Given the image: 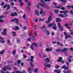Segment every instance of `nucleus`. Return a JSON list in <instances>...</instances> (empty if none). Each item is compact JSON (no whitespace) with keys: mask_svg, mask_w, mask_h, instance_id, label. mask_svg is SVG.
<instances>
[{"mask_svg":"<svg viewBox=\"0 0 73 73\" xmlns=\"http://www.w3.org/2000/svg\"><path fill=\"white\" fill-rule=\"evenodd\" d=\"M31 59V62H29L32 68H33V66H34L35 65L32 62H33V61H34V60H33V58H35V57H34V56H31L30 57Z\"/></svg>","mask_w":73,"mask_h":73,"instance_id":"nucleus-1","label":"nucleus"},{"mask_svg":"<svg viewBox=\"0 0 73 73\" xmlns=\"http://www.w3.org/2000/svg\"><path fill=\"white\" fill-rule=\"evenodd\" d=\"M32 44L31 46V48L32 50H34V48H33V45H34L35 47H37L38 46V45H37V44L35 42H33L32 43Z\"/></svg>","mask_w":73,"mask_h":73,"instance_id":"nucleus-2","label":"nucleus"},{"mask_svg":"<svg viewBox=\"0 0 73 73\" xmlns=\"http://www.w3.org/2000/svg\"><path fill=\"white\" fill-rule=\"evenodd\" d=\"M11 68L9 66H5L2 69L3 70V71H7V69L9 70H11Z\"/></svg>","mask_w":73,"mask_h":73,"instance_id":"nucleus-3","label":"nucleus"},{"mask_svg":"<svg viewBox=\"0 0 73 73\" xmlns=\"http://www.w3.org/2000/svg\"><path fill=\"white\" fill-rule=\"evenodd\" d=\"M58 25L59 28H60V31H64V27L61 26L60 23H58Z\"/></svg>","mask_w":73,"mask_h":73,"instance_id":"nucleus-4","label":"nucleus"},{"mask_svg":"<svg viewBox=\"0 0 73 73\" xmlns=\"http://www.w3.org/2000/svg\"><path fill=\"white\" fill-rule=\"evenodd\" d=\"M52 19V17L51 15L49 16L48 17V20H46L45 21V23L46 24H48L50 22V21H51V19Z\"/></svg>","mask_w":73,"mask_h":73,"instance_id":"nucleus-5","label":"nucleus"},{"mask_svg":"<svg viewBox=\"0 0 73 73\" xmlns=\"http://www.w3.org/2000/svg\"><path fill=\"white\" fill-rule=\"evenodd\" d=\"M39 13L40 15L43 14V15L44 16H45V14H46V12L44 11L42 9H41V10L40 11Z\"/></svg>","mask_w":73,"mask_h":73,"instance_id":"nucleus-6","label":"nucleus"},{"mask_svg":"<svg viewBox=\"0 0 73 73\" xmlns=\"http://www.w3.org/2000/svg\"><path fill=\"white\" fill-rule=\"evenodd\" d=\"M7 34V30L6 29H3V32H2V35L3 36H6Z\"/></svg>","mask_w":73,"mask_h":73,"instance_id":"nucleus-7","label":"nucleus"},{"mask_svg":"<svg viewBox=\"0 0 73 73\" xmlns=\"http://www.w3.org/2000/svg\"><path fill=\"white\" fill-rule=\"evenodd\" d=\"M56 21L57 23H60L62 21V19L61 18H57L56 19Z\"/></svg>","mask_w":73,"mask_h":73,"instance_id":"nucleus-8","label":"nucleus"},{"mask_svg":"<svg viewBox=\"0 0 73 73\" xmlns=\"http://www.w3.org/2000/svg\"><path fill=\"white\" fill-rule=\"evenodd\" d=\"M62 69H64L65 70H68L69 69V67H66L65 65H63L62 67Z\"/></svg>","mask_w":73,"mask_h":73,"instance_id":"nucleus-9","label":"nucleus"},{"mask_svg":"<svg viewBox=\"0 0 73 73\" xmlns=\"http://www.w3.org/2000/svg\"><path fill=\"white\" fill-rule=\"evenodd\" d=\"M53 4H54V5H55V7L56 8H61L60 7H62V6L61 5H60L59 6L60 7L57 6V4H56L55 3H53Z\"/></svg>","mask_w":73,"mask_h":73,"instance_id":"nucleus-10","label":"nucleus"},{"mask_svg":"<svg viewBox=\"0 0 73 73\" xmlns=\"http://www.w3.org/2000/svg\"><path fill=\"white\" fill-rule=\"evenodd\" d=\"M19 27L17 26H16L15 28H13V30H15V31L19 30Z\"/></svg>","mask_w":73,"mask_h":73,"instance_id":"nucleus-11","label":"nucleus"},{"mask_svg":"<svg viewBox=\"0 0 73 73\" xmlns=\"http://www.w3.org/2000/svg\"><path fill=\"white\" fill-rule=\"evenodd\" d=\"M68 49L66 48H64V49H62L60 51L61 52H63L64 51H68Z\"/></svg>","mask_w":73,"mask_h":73,"instance_id":"nucleus-12","label":"nucleus"},{"mask_svg":"<svg viewBox=\"0 0 73 73\" xmlns=\"http://www.w3.org/2000/svg\"><path fill=\"white\" fill-rule=\"evenodd\" d=\"M63 72L64 73H70L71 71L70 70H68L66 71L65 70H64L63 71Z\"/></svg>","mask_w":73,"mask_h":73,"instance_id":"nucleus-13","label":"nucleus"},{"mask_svg":"<svg viewBox=\"0 0 73 73\" xmlns=\"http://www.w3.org/2000/svg\"><path fill=\"white\" fill-rule=\"evenodd\" d=\"M64 35L65 36V39H68V34L66 32H64Z\"/></svg>","mask_w":73,"mask_h":73,"instance_id":"nucleus-14","label":"nucleus"},{"mask_svg":"<svg viewBox=\"0 0 73 73\" xmlns=\"http://www.w3.org/2000/svg\"><path fill=\"white\" fill-rule=\"evenodd\" d=\"M18 20H19L18 18H15L14 19H12L10 22H13V21H18Z\"/></svg>","mask_w":73,"mask_h":73,"instance_id":"nucleus-15","label":"nucleus"},{"mask_svg":"<svg viewBox=\"0 0 73 73\" xmlns=\"http://www.w3.org/2000/svg\"><path fill=\"white\" fill-rule=\"evenodd\" d=\"M44 61L47 62H50V60L49 59L46 58L44 59Z\"/></svg>","mask_w":73,"mask_h":73,"instance_id":"nucleus-16","label":"nucleus"},{"mask_svg":"<svg viewBox=\"0 0 73 73\" xmlns=\"http://www.w3.org/2000/svg\"><path fill=\"white\" fill-rule=\"evenodd\" d=\"M58 15L59 17H60L62 18L64 17V15L61 13H59Z\"/></svg>","mask_w":73,"mask_h":73,"instance_id":"nucleus-17","label":"nucleus"},{"mask_svg":"<svg viewBox=\"0 0 73 73\" xmlns=\"http://www.w3.org/2000/svg\"><path fill=\"white\" fill-rule=\"evenodd\" d=\"M19 2H20V5L21 6H23L24 5V3L23 2L21 1V0H19Z\"/></svg>","mask_w":73,"mask_h":73,"instance_id":"nucleus-18","label":"nucleus"},{"mask_svg":"<svg viewBox=\"0 0 73 73\" xmlns=\"http://www.w3.org/2000/svg\"><path fill=\"white\" fill-rule=\"evenodd\" d=\"M46 52H49V51H52V48H47L46 49Z\"/></svg>","mask_w":73,"mask_h":73,"instance_id":"nucleus-19","label":"nucleus"},{"mask_svg":"<svg viewBox=\"0 0 73 73\" xmlns=\"http://www.w3.org/2000/svg\"><path fill=\"white\" fill-rule=\"evenodd\" d=\"M69 12V11H63V13L64 14V15H66Z\"/></svg>","mask_w":73,"mask_h":73,"instance_id":"nucleus-20","label":"nucleus"},{"mask_svg":"<svg viewBox=\"0 0 73 73\" xmlns=\"http://www.w3.org/2000/svg\"><path fill=\"white\" fill-rule=\"evenodd\" d=\"M62 57H60L58 58V62H60L62 60Z\"/></svg>","mask_w":73,"mask_h":73,"instance_id":"nucleus-21","label":"nucleus"},{"mask_svg":"<svg viewBox=\"0 0 73 73\" xmlns=\"http://www.w3.org/2000/svg\"><path fill=\"white\" fill-rule=\"evenodd\" d=\"M36 14L37 16H39V13H38V10L36 9L35 10Z\"/></svg>","mask_w":73,"mask_h":73,"instance_id":"nucleus-22","label":"nucleus"},{"mask_svg":"<svg viewBox=\"0 0 73 73\" xmlns=\"http://www.w3.org/2000/svg\"><path fill=\"white\" fill-rule=\"evenodd\" d=\"M54 12L55 14H57V13L59 12V10H54Z\"/></svg>","mask_w":73,"mask_h":73,"instance_id":"nucleus-23","label":"nucleus"},{"mask_svg":"<svg viewBox=\"0 0 73 73\" xmlns=\"http://www.w3.org/2000/svg\"><path fill=\"white\" fill-rule=\"evenodd\" d=\"M38 68H36L35 69V70L34 71V72L36 73V72L37 73H38Z\"/></svg>","mask_w":73,"mask_h":73,"instance_id":"nucleus-24","label":"nucleus"},{"mask_svg":"<svg viewBox=\"0 0 73 73\" xmlns=\"http://www.w3.org/2000/svg\"><path fill=\"white\" fill-rule=\"evenodd\" d=\"M46 33H47V35L48 36L49 35V34H50V32H49V30H46Z\"/></svg>","mask_w":73,"mask_h":73,"instance_id":"nucleus-25","label":"nucleus"},{"mask_svg":"<svg viewBox=\"0 0 73 73\" xmlns=\"http://www.w3.org/2000/svg\"><path fill=\"white\" fill-rule=\"evenodd\" d=\"M15 61H16V59L18 57H19V55H17L15 56Z\"/></svg>","mask_w":73,"mask_h":73,"instance_id":"nucleus-26","label":"nucleus"},{"mask_svg":"<svg viewBox=\"0 0 73 73\" xmlns=\"http://www.w3.org/2000/svg\"><path fill=\"white\" fill-rule=\"evenodd\" d=\"M9 8H10V5H8L6 8V11H8L9 9Z\"/></svg>","mask_w":73,"mask_h":73,"instance_id":"nucleus-27","label":"nucleus"},{"mask_svg":"<svg viewBox=\"0 0 73 73\" xmlns=\"http://www.w3.org/2000/svg\"><path fill=\"white\" fill-rule=\"evenodd\" d=\"M61 50V49L60 48V49H56V52H59L60 50Z\"/></svg>","mask_w":73,"mask_h":73,"instance_id":"nucleus-28","label":"nucleus"},{"mask_svg":"<svg viewBox=\"0 0 73 73\" xmlns=\"http://www.w3.org/2000/svg\"><path fill=\"white\" fill-rule=\"evenodd\" d=\"M31 39L33 41H35V37L34 36H32Z\"/></svg>","mask_w":73,"mask_h":73,"instance_id":"nucleus-29","label":"nucleus"},{"mask_svg":"<svg viewBox=\"0 0 73 73\" xmlns=\"http://www.w3.org/2000/svg\"><path fill=\"white\" fill-rule=\"evenodd\" d=\"M9 14V11H7L6 12H5V13H4V15H8Z\"/></svg>","mask_w":73,"mask_h":73,"instance_id":"nucleus-30","label":"nucleus"},{"mask_svg":"<svg viewBox=\"0 0 73 73\" xmlns=\"http://www.w3.org/2000/svg\"><path fill=\"white\" fill-rule=\"evenodd\" d=\"M69 12L71 14V15H73V11L72 10L70 11Z\"/></svg>","mask_w":73,"mask_h":73,"instance_id":"nucleus-31","label":"nucleus"},{"mask_svg":"<svg viewBox=\"0 0 73 73\" xmlns=\"http://www.w3.org/2000/svg\"><path fill=\"white\" fill-rule=\"evenodd\" d=\"M45 25H43L42 27H40V29H44V28H45Z\"/></svg>","mask_w":73,"mask_h":73,"instance_id":"nucleus-32","label":"nucleus"},{"mask_svg":"<svg viewBox=\"0 0 73 73\" xmlns=\"http://www.w3.org/2000/svg\"><path fill=\"white\" fill-rule=\"evenodd\" d=\"M39 4H40V5L41 6V7H45V6H44V5L42 4H41L40 3H39Z\"/></svg>","mask_w":73,"mask_h":73,"instance_id":"nucleus-33","label":"nucleus"},{"mask_svg":"<svg viewBox=\"0 0 73 73\" xmlns=\"http://www.w3.org/2000/svg\"><path fill=\"white\" fill-rule=\"evenodd\" d=\"M59 1H61V2H62V3H66V0H60Z\"/></svg>","mask_w":73,"mask_h":73,"instance_id":"nucleus-34","label":"nucleus"},{"mask_svg":"<svg viewBox=\"0 0 73 73\" xmlns=\"http://www.w3.org/2000/svg\"><path fill=\"white\" fill-rule=\"evenodd\" d=\"M12 34H13V36H15L16 34V33L15 32H13L12 33Z\"/></svg>","mask_w":73,"mask_h":73,"instance_id":"nucleus-35","label":"nucleus"},{"mask_svg":"<svg viewBox=\"0 0 73 73\" xmlns=\"http://www.w3.org/2000/svg\"><path fill=\"white\" fill-rule=\"evenodd\" d=\"M16 50H13V55H15V54H16Z\"/></svg>","mask_w":73,"mask_h":73,"instance_id":"nucleus-36","label":"nucleus"},{"mask_svg":"<svg viewBox=\"0 0 73 73\" xmlns=\"http://www.w3.org/2000/svg\"><path fill=\"white\" fill-rule=\"evenodd\" d=\"M4 53V51L3 50L1 52H0V54H3Z\"/></svg>","mask_w":73,"mask_h":73,"instance_id":"nucleus-37","label":"nucleus"},{"mask_svg":"<svg viewBox=\"0 0 73 73\" xmlns=\"http://www.w3.org/2000/svg\"><path fill=\"white\" fill-rule=\"evenodd\" d=\"M31 1H30L28 3L27 5L29 7H31Z\"/></svg>","mask_w":73,"mask_h":73,"instance_id":"nucleus-38","label":"nucleus"},{"mask_svg":"<svg viewBox=\"0 0 73 73\" xmlns=\"http://www.w3.org/2000/svg\"><path fill=\"white\" fill-rule=\"evenodd\" d=\"M20 73H26V71L25 70H23L22 72H20Z\"/></svg>","mask_w":73,"mask_h":73,"instance_id":"nucleus-39","label":"nucleus"},{"mask_svg":"<svg viewBox=\"0 0 73 73\" xmlns=\"http://www.w3.org/2000/svg\"><path fill=\"white\" fill-rule=\"evenodd\" d=\"M31 67H30L28 69V72H31Z\"/></svg>","mask_w":73,"mask_h":73,"instance_id":"nucleus-40","label":"nucleus"},{"mask_svg":"<svg viewBox=\"0 0 73 73\" xmlns=\"http://www.w3.org/2000/svg\"><path fill=\"white\" fill-rule=\"evenodd\" d=\"M27 9V10H28V11L29 12V11H30V7H26Z\"/></svg>","mask_w":73,"mask_h":73,"instance_id":"nucleus-41","label":"nucleus"},{"mask_svg":"<svg viewBox=\"0 0 73 73\" xmlns=\"http://www.w3.org/2000/svg\"><path fill=\"white\" fill-rule=\"evenodd\" d=\"M52 23H51V24L50 23L48 25V27H52Z\"/></svg>","mask_w":73,"mask_h":73,"instance_id":"nucleus-42","label":"nucleus"},{"mask_svg":"<svg viewBox=\"0 0 73 73\" xmlns=\"http://www.w3.org/2000/svg\"><path fill=\"white\" fill-rule=\"evenodd\" d=\"M21 62L20 61V60H18L17 61V64H20L21 63Z\"/></svg>","mask_w":73,"mask_h":73,"instance_id":"nucleus-43","label":"nucleus"},{"mask_svg":"<svg viewBox=\"0 0 73 73\" xmlns=\"http://www.w3.org/2000/svg\"><path fill=\"white\" fill-rule=\"evenodd\" d=\"M44 19H42V18H40L39 20L40 21H44Z\"/></svg>","mask_w":73,"mask_h":73,"instance_id":"nucleus-44","label":"nucleus"},{"mask_svg":"<svg viewBox=\"0 0 73 73\" xmlns=\"http://www.w3.org/2000/svg\"><path fill=\"white\" fill-rule=\"evenodd\" d=\"M11 6H13L15 5V3L14 2H12L11 4Z\"/></svg>","mask_w":73,"mask_h":73,"instance_id":"nucleus-45","label":"nucleus"},{"mask_svg":"<svg viewBox=\"0 0 73 73\" xmlns=\"http://www.w3.org/2000/svg\"><path fill=\"white\" fill-rule=\"evenodd\" d=\"M7 43L8 45H9V44H11V42L9 40H7Z\"/></svg>","mask_w":73,"mask_h":73,"instance_id":"nucleus-46","label":"nucleus"},{"mask_svg":"<svg viewBox=\"0 0 73 73\" xmlns=\"http://www.w3.org/2000/svg\"><path fill=\"white\" fill-rule=\"evenodd\" d=\"M24 51L23 49H22L20 51V52L22 53H24Z\"/></svg>","mask_w":73,"mask_h":73,"instance_id":"nucleus-47","label":"nucleus"},{"mask_svg":"<svg viewBox=\"0 0 73 73\" xmlns=\"http://www.w3.org/2000/svg\"><path fill=\"white\" fill-rule=\"evenodd\" d=\"M12 16H13V17L15 16V15L13 14V13H11L10 14Z\"/></svg>","mask_w":73,"mask_h":73,"instance_id":"nucleus-48","label":"nucleus"},{"mask_svg":"<svg viewBox=\"0 0 73 73\" xmlns=\"http://www.w3.org/2000/svg\"><path fill=\"white\" fill-rule=\"evenodd\" d=\"M48 64H47L46 63H45L44 64V66H45V68H47V65Z\"/></svg>","mask_w":73,"mask_h":73,"instance_id":"nucleus-49","label":"nucleus"},{"mask_svg":"<svg viewBox=\"0 0 73 73\" xmlns=\"http://www.w3.org/2000/svg\"><path fill=\"white\" fill-rule=\"evenodd\" d=\"M64 54L66 56H68V52H64Z\"/></svg>","mask_w":73,"mask_h":73,"instance_id":"nucleus-50","label":"nucleus"},{"mask_svg":"<svg viewBox=\"0 0 73 73\" xmlns=\"http://www.w3.org/2000/svg\"><path fill=\"white\" fill-rule=\"evenodd\" d=\"M58 70H54V73H57V72H58Z\"/></svg>","mask_w":73,"mask_h":73,"instance_id":"nucleus-51","label":"nucleus"},{"mask_svg":"<svg viewBox=\"0 0 73 73\" xmlns=\"http://www.w3.org/2000/svg\"><path fill=\"white\" fill-rule=\"evenodd\" d=\"M52 29H57V27L56 26L53 27H52Z\"/></svg>","mask_w":73,"mask_h":73,"instance_id":"nucleus-52","label":"nucleus"},{"mask_svg":"<svg viewBox=\"0 0 73 73\" xmlns=\"http://www.w3.org/2000/svg\"><path fill=\"white\" fill-rule=\"evenodd\" d=\"M59 68H60V66L59 65H58L55 67L56 69H59Z\"/></svg>","mask_w":73,"mask_h":73,"instance_id":"nucleus-53","label":"nucleus"},{"mask_svg":"<svg viewBox=\"0 0 73 73\" xmlns=\"http://www.w3.org/2000/svg\"><path fill=\"white\" fill-rule=\"evenodd\" d=\"M52 42L53 44H56V42L55 41H52Z\"/></svg>","mask_w":73,"mask_h":73,"instance_id":"nucleus-54","label":"nucleus"},{"mask_svg":"<svg viewBox=\"0 0 73 73\" xmlns=\"http://www.w3.org/2000/svg\"><path fill=\"white\" fill-rule=\"evenodd\" d=\"M52 25H53V26L54 27L56 26V25L54 23H52Z\"/></svg>","mask_w":73,"mask_h":73,"instance_id":"nucleus-55","label":"nucleus"},{"mask_svg":"<svg viewBox=\"0 0 73 73\" xmlns=\"http://www.w3.org/2000/svg\"><path fill=\"white\" fill-rule=\"evenodd\" d=\"M34 34L35 36H37V32L36 31H35L34 32Z\"/></svg>","mask_w":73,"mask_h":73,"instance_id":"nucleus-56","label":"nucleus"},{"mask_svg":"<svg viewBox=\"0 0 73 73\" xmlns=\"http://www.w3.org/2000/svg\"><path fill=\"white\" fill-rule=\"evenodd\" d=\"M7 7V4H6L3 7V9H4L5 8Z\"/></svg>","mask_w":73,"mask_h":73,"instance_id":"nucleus-57","label":"nucleus"},{"mask_svg":"<svg viewBox=\"0 0 73 73\" xmlns=\"http://www.w3.org/2000/svg\"><path fill=\"white\" fill-rule=\"evenodd\" d=\"M1 4L2 6H3L5 4V3H4V2H2L1 3Z\"/></svg>","mask_w":73,"mask_h":73,"instance_id":"nucleus-58","label":"nucleus"},{"mask_svg":"<svg viewBox=\"0 0 73 73\" xmlns=\"http://www.w3.org/2000/svg\"><path fill=\"white\" fill-rule=\"evenodd\" d=\"M69 25L68 23H66L64 25V26H66V27L69 26Z\"/></svg>","mask_w":73,"mask_h":73,"instance_id":"nucleus-59","label":"nucleus"},{"mask_svg":"<svg viewBox=\"0 0 73 73\" xmlns=\"http://www.w3.org/2000/svg\"><path fill=\"white\" fill-rule=\"evenodd\" d=\"M68 60L69 62H70L72 61V60L70 59H68Z\"/></svg>","mask_w":73,"mask_h":73,"instance_id":"nucleus-60","label":"nucleus"},{"mask_svg":"<svg viewBox=\"0 0 73 73\" xmlns=\"http://www.w3.org/2000/svg\"><path fill=\"white\" fill-rule=\"evenodd\" d=\"M23 17L24 19H26V17L25 16V14L24 15H23Z\"/></svg>","mask_w":73,"mask_h":73,"instance_id":"nucleus-61","label":"nucleus"},{"mask_svg":"<svg viewBox=\"0 0 73 73\" xmlns=\"http://www.w3.org/2000/svg\"><path fill=\"white\" fill-rule=\"evenodd\" d=\"M50 65L49 64H48L47 65V67H48V68H50Z\"/></svg>","mask_w":73,"mask_h":73,"instance_id":"nucleus-62","label":"nucleus"},{"mask_svg":"<svg viewBox=\"0 0 73 73\" xmlns=\"http://www.w3.org/2000/svg\"><path fill=\"white\" fill-rule=\"evenodd\" d=\"M3 17H4V16H3L1 15L0 16V19H3Z\"/></svg>","mask_w":73,"mask_h":73,"instance_id":"nucleus-63","label":"nucleus"},{"mask_svg":"<svg viewBox=\"0 0 73 73\" xmlns=\"http://www.w3.org/2000/svg\"><path fill=\"white\" fill-rule=\"evenodd\" d=\"M70 49L71 51H73V48L72 47L70 48Z\"/></svg>","mask_w":73,"mask_h":73,"instance_id":"nucleus-64","label":"nucleus"}]
</instances>
